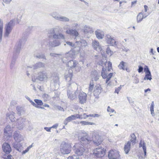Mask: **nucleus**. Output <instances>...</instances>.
I'll list each match as a JSON object with an SVG mask.
<instances>
[{
    "label": "nucleus",
    "mask_w": 159,
    "mask_h": 159,
    "mask_svg": "<svg viewBox=\"0 0 159 159\" xmlns=\"http://www.w3.org/2000/svg\"><path fill=\"white\" fill-rule=\"evenodd\" d=\"M43 98L44 101H47L49 100V97L48 95L46 93H44L42 96Z\"/></svg>",
    "instance_id": "46"
},
{
    "label": "nucleus",
    "mask_w": 159,
    "mask_h": 159,
    "mask_svg": "<svg viewBox=\"0 0 159 159\" xmlns=\"http://www.w3.org/2000/svg\"><path fill=\"white\" fill-rule=\"evenodd\" d=\"M104 48L100 47V51L102 56V59L100 61V65L102 67L101 75L104 79H107L106 83H107L113 75V73H109L112 68V63L110 61H108L107 64V55L105 53L103 50Z\"/></svg>",
    "instance_id": "1"
},
{
    "label": "nucleus",
    "mask_w": 159,
    "mask_h": 159,
    "mask_svg": "<svg viewBox=\"0 0 159 159\" xmlns=\"http://www.w3.org/2000/svg\"><path fill=\"white\" fill-rule=\"evenodd\" d=\"M71 147L70 144L66 143H62L60 146V151L63 154H68L70 153Z\"/></svg>",
    "instance_id": "4"
},
{
    "label": "nucleus",
    "mask_w": 159,
    "mask_h": 159,
    "mask_svg": "<svg viewBox=\"0 0 159 159\" xmlns=\"http://www.w3.org/2000/svg\"><path fill=\"white\" fill-rule=\"evenodd\" d=\"M80 93L78 89L74 92H72L71 90H69L67 91V95L68 98L71 100H73L77 98V96Z\"/></svg>",
    "instance_id": "8"
},
{
    "label": "nucleus",
    "mask_w": 159,
    "mask_h": 159,
    "mask_svg": "<svg viewBox=\"0 0 159 159\" xmlns=\"http://www.w3.org/2000/svg\"><path fill=\"white\" fill-rule=\"evenodd\" d=\"M48 77L45 71H40L38 73V79L40 81H44L47 80Z\"/></svg>",
    "instance_id": "10"
},
{
    "label": "nucleus",
    "mask_w": 159,
    "mask_h": 159,
    "mask_svg": "<svg viewBox=\"0 0 159 159\" xmlns=\"http://www.w3.org/2000/svg\"><path fill=\"white\" fill-rule=\"evenodd\" d=\"M11 0H3V1L4 2L7 4H9Z\"/></svg>",
    "instance_id": "64"
},
{
    "label": "nucleus",
    "mask_w": 159,
    "mask_h": 159,
    "mask_svg": "<svg viewBox=\"0 0 159 159\" xmlns=\"http://www.w3.org/2000/svg\"><path fill=\"white\" fill-rule=\"evenodd\" d=\"M7 116L8 117L11 121H14L16 120L15 113L13 111L10 112L7 114Z\"/></svg>",
    "instance_id": "25"
},
{
    "label": "nucleus",
    "mask_w": 159,
    "mask_h": 159,
    "mask_svg": "<svg viewBox=\"0 0 159 159\" xmlns=\"http://www.w3.org/2000/svg\"><path fill=\"white\" fill-rule=\"evenodd\" d=\"M127 64L126 63L123 61H121L118 66V67L120 69H122L123 70H127V68H125Z\"/></svg>",
    "instance_id": "33"
},
{
    "label": "nucleus",
    "mask_w": 159,
    "mask_h": 159,
    "mask_svg": "<svg viewBox=\"0 0 159 159\" xmlns=\"http://www.w3.org/2000/svg\"><path fill=\"white\" fill-rule=\"evenodd\" d=\"M88 117H98L99 115L98 114H90L88 115Z\"/></svg>",
    "instance_id": "56"
},
{
    "label": "nucleus",
    "mask_w": 159,
    "mask_h": 159,
    "mask_svg": "<svg viewBox=\"0 0 159 159\" xmlns=\"http://www.w3.org/2000/svg\"><path fill=\"white\" fill-rule=\"evenodd\" d=\"M92 46L93 48L97 51L99 50V44L98 41L94 40L92 42Z\"/></svg>",
    "instance_id": "28"
},
{
    "label": "nucleus",
    "mask_w": 159,
    "mask_h": 159,
    "mask_svg": "<svg viewBox=\"0 0 159 159\" xmlns=\"http://www.w3.org/2000/svg\"><path fill=\"white\" fill-rule=\"evenodd\" d=\"M99 31L98 30L95 31V34L97 37L98 39H99Z\"/></svg>",
    "instance_id": "59"
},
{
    "label": "nucleus",
    "mask_w": 159,
    "mask_h": 159,
    "mask_svg": "<svg viewBox=\"0 0 159 159\" xmlns=\"http://www.w3.org/2000/svg\"><path fill=\"white\" fill-rule=\"evenodd\" d=\"M88 117V115H86L85 113H84L83 115H80L78 114V118L82 119H85Z\"/></svg>",
    "instance_id": "41"
},
{
    "label": "nucleus",
    "mask_w": 159,
    "mask_h": 159,
    "mask_svg": "<svg viewBox=\"0 0 159 159\" xmlns=\"http://www.w3.org/2000/svg\"><path fill=\"white\" fill-rule=\"evenodd\" d=\"M99 155V148L98 147L94 149L93 150V155L94 156L98 157Z\"/></svg>",
    "instance_id": "37"
},
{
    "label": "nucleus",
    "mask_w": 159,
    "mask_h": 159,
    "mask_svg": "<svg viewBox=\"0 0 159 159\" xmlns=\"http://www.w3.org/2000/svg\"><path fill=\"white\" fill-rule=\"evenodd\" d=\"M44 129L47 131L50 132L51 131V127H45L44 128Z\"/></svg>",
    "instance_id": "63"
},
{
    "label": "nucleus",
    "mask_w": 159,
    "mask_h": 159,
    "mask_svg": "<svg viewBox=\"0 0 159 159\" xmlns=\"http://www.w3.org/2000/svg\"><path fill=\"white\" fill-rule=\"evenodd\" d=\"M94 87L93 84L92 82H90L89 89L88 93L91 94Z\"/></svg>",
    "instance_id": "42"
},
{
    "label": "nucleus",
    "mask_w": 159,
    "mask_h": 159,
    "mask_svg": "<svg viewBox=\"0 0 159 159\" xmlns=\"http://www.w3.org/2000/svg\"><path fill=\"white\" fill-rule=\"evenodd\" d=\"M60 15L56 11L51 13V16L57 20H58Z\"/></svg>",
    "instance_id": "38"
},
{
    "label": "nucleus",
    "mask_w": 159,
    "mask_h": 159,
    "mask_svg": "<svg viewBox=\"0 0 159 159\" xmlns=\"http://www.w3.org/2000/svg\"><path fill=\"white\" fill-rule=\"evenodd\" d=\"M34 101L36 103V104L39 106L42 105L43 104L42 101L40 100L35 99Z\"/></svg>",
    "instance_id": "43"
},
{
    "label": "nucleus",
    "mask_w": 159,
    "mask_h": 159,
    "mask_svg": "<svg viewBox=\"0 0 159 159\" xmlns=\"http://www.w3.org/2000/svg\"><path fill=\"white\" fill-rule=\"evenodd\" d=\"M78 26V24L77 23H74L72 24V27L73 28L76 29L77 28Z\"/></svg>",
    "instance_id": "62"
},
{
    "label": "nucleus",
    "mask_w": 159,
    "mask_h": 159,
    "mask_svg": "<svg viewBox=\"0 0 159 159\" xmlns=\"http://www.w3.org/2000/svg\"><path fill=\"white\" fill-rule=\"evenodd\" d=\"M72 71L71 70H69L66 71L65 74V78L66 80L70 81L72 76Z\"/></svg>",
    "instance_id": "18"
},
{
    "label": "nucleus",
    "mask_w": 159,
    "mask_h": 159,
    "mask_svg": "<svg viewBox=\"0 0 159 159\" xmlns=\"http://www.w3.org/2000/svg\"><path fill=\"white\" fill-rule=\"evenodd\" d=\"M2 149L3 151L6 153H9L11 151L10 145L7 143H4L3 144Z\"/></svg>",
    "instance_id": "17"
},
{
    "label": "nucleus",
    "mask_w": 159,
    "mask_h": 159,
    "mask_svg": "<svg viewBox=\"0 0 159 159\" xmlns=\"http://www.w3.org/2000/svg\"><path fill=\"white\" fill-rule=\"evenodd\" d=\"M106 53L109 56H111L113 53V52L111 51L109 47H107L106 50Z\"/></svg>",
    "instance_id": "45"
},
{
    "label": "nucleus",
    "mask_w": 159,
    "mask_h": 159,
    "mask_svg": "<svg viewBox=\"0 0 159 159\" xmlns=\"http://www.w3.org/2000/svg\"><path fill=\"white\" fill-rule=\"evenodd\" d=\"M121 89V85L120 86L118 87L115 90V93H117V94H118L119 92L120 91V89Z\"/></svg>",
    "instance_id": "57"
},
{
    "label": "nucleus",
    "mask_w": 159,
    "mask_h": 159,
    "mask_svg": "<svg viewBox=\"0 0 159 159\" xmlns=\"http://www.w3.org/2000/svg\"><path fill=\"white\" fill-rule=\"evenodd\" d=\"M80 123L82 124V125H93L94 124V123L90 122H88L84 121H80Z\"/></svg>",
    "instance_id": "39"
},
{
    "label": "nucleus",
    "mask_w": 159,
    "mask_h": 159,
    "mask_svg": "<svg viewBox=\"0 0 159 159\" xmlns=\"http://www.w3.org/2000/svg\"><path fill=\"white\" fill-rule=\"evenodd\" d=\"M13 146L15 148L20 152H21L23 150V147L20 143H13Z\"/></svg>",
    "instance_id": "27"
},
{
    "label": "nucleus",
    "mask_w": 159,
    "mask_h": 159,
    "mask_svg": "<svg viewBox=\"0 0 159 159\" xmlns=\"http://www.w3.org/2000/svg\"><path fill=\"white\" fill-rule=\"evenodd\" d=\"M107 111L109 112H115V113H116L114 110L113 109L111 108L109 106H108L107 107Z\"/></svg>",
    "instance_id": "55"
},
{
    "label": "nucleus",
    "mask_w": 159,
    "mask_h": 159,
    "mask_svg": "<svg viewBox=\"0 0 159 159\" xmlns=\"http://www.w3.org/2000/svg\"><path fill=\"white\" fill-rule=\"evenodd\" d=\"M131 143L130 142V141H128L125 144L124 149L126 154H128L130 151L131 148Z\"/></svg>",
    "instance_id": "21"
},
{
    "label": "nucleus",
    "mask_w": 159,
    "mask_h": 159,
    "mask_svg": "<svg viewBox=\"0 0 159 159\" xmlns=\"http://www.w3.org/2000/svg\"><path fill=\"white\" fill-rule=\"evenodd\" d=\"M84 32L85 33H91L93 32V29L89 26L85 25L83 29Z\"/></svg>",
    "instance_id": "30"
},
{
    "label": "nucleus",
    "mask_w": 159,
    "mask_h": 159,
    "mask_svg": "<svg viewBox=\"0 0 159 159\" xmlns=\"http://www.w3.org/2000/svg\"><path fill=\"white\" fill-rule=\"evenodd\" d=\"M5 159H14L12 156L11 155H8L4 157Z\"/></svg>",
    "instance_id": "61"
},
{
    "label": "nucleus",
    "mask_w": 159,
    "mask_h": 159,
    "mask_svg": "<svg viewBox=\"0 0 159 159\" xmlns=\"http://www.w3.org/2000/svg\"><path fill=\"white\" fill-rule=\"evenodd\" d=\"M75 43L76 47L74 49H72L65 55L66 58L70 57L73 58L75 55L80 53V57L84 58L85 56L84 48L88 46V43L84 39H80L79 41H76Z\"/></svg>",
    "instance_id": "2"
},
{
    "label": "nucleus",
    "mask_w": 159,
    "mask_h": 159,
    "mask_svg": "<svg viewBox=\"0 0 159 159\" xmlns=\"http://www.w3.org/2000/svg\"><path fill=\"white\" fill-rule=\"evenodd\" d=\"M13 138L17 142L19 143L23 139V137L20 134L19 131H15L13 134Z\"/></svg>",
    "instance_id": "11"
},
{
    "label": "nucleus",
    "mask_w": 159,
    "mask_h": 159,
    "mask_svg": "<svg viewBox=\"0 0 159 159\" xmlns=\"http://www.w3.org/2000/svg\"><path fill=\"white\" fill-rule=\"evenodd\" d=\"M66 43L68 45L71 47L74 48L73 49H74L75 47H77V46H76L75 43V44H74L72 42L69 41L66 42Z\"/></svg>",
    "instance_id": "47"
},
{
    "label": "nucleus",
    "mask_w": 159,
    "mask_h": 159,
    "mask_svg": "<svg viewBox=\"0 0 159 159\" xmlns=\"http://www.w3.org/2000/svg\"><path fill=\"white\" fill-rule=\"evenodd\" d=\"M35 57H36L39 58H43L45 59H46V57L43 54H39L35 55Z\"/></svg>",
    "instance_id": "48"
},
{
    "label": "nucleus",
    "mask_w": 159,
    "mask_h": 159,
    "mask_svg": "<svg viewBox=\"0 0 159 159\" xmlns=\"http://www.w3.org/2000/svg\"><path fill=\"white\" fill-rule=\"evenodd\" d=\"M83 146H81L79 148H78L76 149V150L75 151V152L76 154L78 156H81L83 155V152H84L85 150L84 149V148L82 147Z\"/></svg>",
    "instance_id": "22"
},
{
    "label": "nucleus",
    "mask_w": 159,
    "mask_h": 159,
    "mask_svg": "<svg viewBox=\"0 0 159 159\" xmlns=\"http://www.w3.org/2000/svg\"><path fill=\"white\" fill-rule=\"evenodd\" d=\"M13 127L9 125L5 126L4 129V134L5 136L9 138L11 137L12 134Z\"/></svg>",
    "instance_id": "6"
},
{
    "label": "nucleus",
    "mask_w": 159,
    "mask_h": 159,
    "mask_svg": "<svg viewBox=\"0 0 159 159\" xmlns=\"http://www.w3.org/2000/svg\"><path fill=\"white\" fill-rule=\"evenodd\" d=\"M25 118L22 117H20L18 119L17 122L18 124L17 128L19 129L20 130L23 129L24 127V123L25 122Z\"/></svg>",
    "instance_id": "15"
},
{
    "label": "nucleus",
    "mask_w": 159,
    "mask_h": 159,
    "mask_svg": "<svg viewBox=\"0 0 159 159\" xmlns=\"http://www.w3.org/2000/svg\"><path fill=\"white\" fill-rule=\"evenodd\" d=\"M58 20L62 22H68L70 20L66 16H63L60 15Z\"/></svg>",
    "instance_id": "34"
},
{
    "label": "nucleus",
    "mask_w": 159,
    "mask_h": 159,
    "mask_svg": "<svg viewBox=\"0 0 159 159\" xmlns=\"http://www.w3.org/2000/svg\"><path fill=\"white\" fill-rule=\"evenodd\" d=\"M143 70V67L140 66H139V69H138V71L139 73L141 72Z\"/></svg>",
    "instance_id": "60"
},
{
    "label": "nucleus",
    "mask_w": 159,
    "mask_h": 159,
    "mask_svg": "<svg viewBox=\"0 0 159 159\" xmlns=\"http://www.w3.org/2000/svg\"><path fill=\"white\" fill-rule=\"evenodd\" d=\"M106 147L103 145H101L100 146V157H102L104 156L106 152Z\"/></svg>",
    "instance_id": "23"
},
{
    "label": "nucleus",
    "mask_w": 159,
    "mask_h": 159,
    "mask_svg": "<svg viewBox=\"0 0 159 159\" xmlns=\"http://www.w3.org/2000/svg\"><path fill=\"white\" fill-rule=\"evenodd\" d=\"M148 16V14L147 15H143L142 12L139 13L138 15H137V22L138 23L140 22L143 18H145Z\"/></svg>",
    "instance_id": "20"
},
{
    "label": "nucleus",
    "mask_w": 159,
    "mask_h": 159,
    "mask_svg": "<svg viewBox=\"0 0 159 159\" xmlns=\"http://www.w3.org/2000/svg\"><path fill=\"white\" fill-rule=\"evenodd\" d=\"M26 39V38L24 39H20L18 43L15 46L14 48V51L13 53V56L15 55L16 56L18 57V55L20 52L21 50V43L23 42H25Z\"/></svg>",
    "instance_id": "5"
},
{
    "label": "nucleus",
    "mask_w": 159,
    "mask_h": 159,
    "mask_svg": "<svg viewBox=\"0 0 159 159\" xmlns=\"http://www.w3.org/2000/svg\"><path fill=\"white\" fill-rule=\"evenodd\" d=\"M152 79V75L151 73L146 74L144 78V80H151Z\"/></svg>",
    "instance_id": "40"
},
{
    "label": "nucleus",
    "mask_w": 159,
    "mask_h": 159,
    "mask_svg": "<svg viewBox=\"0 0 159 159\" xmlns=\"http://www.w3.org/2000/svg\"><path fill=\"white\" fill-rule=\"evenodd\" d=\"M54 85L55 89H58L59 87V78L58 76H55L53 78Z\"/></svg>",
    "instance_id": "24"
},
{
    "label": "nucleus",
    "mask_w": 159,
    "mask_h": 159,
    "mask_svg": "<svg viewBox=\"0 0 159 159\" xmlns=\"http://www.w3.org/2000/svg\"><path fill=\"white\" fill-rule=\"evenodd\" d=\"M80 102L81 104H84L86 101L87 94L84 92H80L79 95Z\"/></svg>",
    "instance_id": "14"
},
{
    "label": "nucleus",
    "mask_w": 159,
    "mask_h": 159,
    "mask_svg": "<svg viewBox=\"0 0 159 159\" xmlns=\"http://www.w3.org/2000/svg\"><path fill=\"white\" fill-rule=\"evenodd\" d=\"M154 102H152V104L150 107V111L152 115L154 116Z\"/></svg>",
    "instance_id": "44"
},
{
    "label": "nucleus",
    "mask_w": 159,
    "mask_h": 159,
    "mask_svg": "<svg viewBox=\"0 0 159 159\" xmlns=\"http://www.w3.org/2000/svg\"><path fill=\"white\" fill-rule=\"evenodd\" d=\"M66 33L71 35L75 36L76 37H77L79 35L78 32L75 29H69L66 31Z\"/></svg>",
    "instance_id": "19"
},
{
    "label": "nucleus",
    "mask_w": 159,
    "mask_h": 159,
    "mask_svg": "<svg viewBox=\"0 0 159 159\" xmlns=\"http://www.w3.org/2000/svg\"><path fill=\"white\" fill-rule=\"evenodd\" d=\"M57 39H65L64 36L61 34H57Z\"/></svg>",
    "instance_id": "51"
},
{
    "label": "nucleus",
    "mask_w": 159,
    "mask_h": 159,
    "mask_svg": "<svg viewBox=\"0 0 159 159\" xmlns=\"http://www.w3.org/2000/svg\"><path fill=\"white\" fill-rule=\"evenodd\" d=\"M16 110L18 114L19 115H21V113L23 111L22 108L20 107H18L16 108Z\"/></svg>",
    "instance_id": "49"
},
{
    "label": "nucleus",
    "mask_w": 159,
    "mask_h": 159,
    "mask_svg": "<svg viewBox=\"0 0 159 159\" xmlns=\"http://www.w3.org/2000/svg\"><path fill=\"white\" fill-rule=\"evenodd\" d=\"M60 44V42L58 40H54L52 42L49 43V46L52 47H55L58 46Z\"/></svg>",
    "instance_id": "32"
},
{
    "label": "nucleus",
    "mask_w": 159,
    "mask_h": 159,
    "mask_svg": "<svg viewBox=\"0 0 159 159\" xmlns=\"http://www.w3.org/2000/svg\"><path fill=\"white\" fill-rule=\"evenodd\" d=\"M99 136L98 135L96 136L95 134H94L92 137L93 142L95 144V145L97 146L99 145Z\"/></svg>",
    "instance_id": "26"
},
{
    "label": "nucleus",
    "mask_w": 159,
    "mask_h": 159,
    "mask_svg": "<svg viewBox=\"0 0 159 159\" xmlns=\"http://www.w3.org/2000/svg\"><path fill=\"white\" fill-rule=\"evenodd\" d=\"M136 137L134 134L133 133L130 135V139L129 141H130L131 143V146H134L136 143Z\"/></svg>",
    "instance_id": "29"
},
{
    "label": "nucleus",
    "mask_w": 159,
    "mask_h": 159,
    "mask_svg": "<svg viewBox=\"0 0 159 159\" xmlns=\"http://www.w3.org/2000/svg\"><path fill=\"white\" fill-rule=\"evenodd\" d=\"M108 157L110 159H119L120 158V155L119 152L112 150L109 152Z\"/></svg>",
    "instance_id": "7"
},
{
    "label": "nucleus",
    "mask_w": 159,
    "mask_h": 159,
    "mask_svg": "<svg viewBox=\"0 0 159 159\" xmlns=\"http://www.w3.org/2000/svg\"><path fill=\"white\" fill-rule=\"evenodd\" d=\"M50 56L52 57H57L58 56L60 55L59 54H56L54 53H51L50 54Z\"/></svg>",
    "instance_id": "58"
},
{
    "label": "nucleus",
    "mask_w": 159,
    "mask_h": 159,
    "mask_svg": "<svg viewBox=\"0 0 159 159\" xmlns=\"http://www.w3.org/2000/svg\"><path fill=\"white\" fill-rule=\"evenodd\" d=\"M68 159H79L78 156L75 155H73L71 157H69L68 158Z\"/></svg>",
    "instance_id": "54"
},
{
    "label": "nucleus",
    "mask_w": 159,
    "mask_h": 159,
    "mask_svg": "<svg viewBox=\"0 0 159 159\" xmlns=\"http://www.w3.org/2000/svg\"><path fill=\"white\" fill-rule=\"evenodd\" d=\"M17 58V57L15 55L14 56H12L10 66V68L11 69H13L14 68Z\"/></svg>",
    "instance_id": "31"
},
{
    "label": "nucleus",
    "mask_w": 159,
    "mask_h": 159,
    "mask_svg": "<svg viewBox=\"0 0 159 159\" xmlns=\"http://www.w3.org/2000/svg\"><path fill=\"white\" fill-rule=\"evenodd\" d=\"M99 88L98 86H96L94 88V89L93 91V94L94 96L97 98L99 97Z\"/></svg>",
    "instance_id": "35"
},
{
    "label": "nucleus",
    "mask_w": 159,
    "mask_h": 159,
    "mask_svg": "<svg viewBox=\"0 0 159 159\" xmlns=\"http://www.w3.org/2000/svg\"><path fill=\"white\" fill-rule=\"evenodd\" d=\"M78 118V114L72 115L66 118V120H68V121H70L72 120H75Z\"/></svg>",
    "instance_id": "36"
},
{
    "label": "nucleus",
    "mask_w": 159,
    "mask_h": 159,
    "mask_svg": "<svg viewBox=\"0 0 159 159\" xmlns=\"http://www.w3.org/2000/svg\"><path fill=\"white\" fill-rule=\"evenodd\" d=\"M45 66V64L44 63L41 62H39L32 65L27 66V70H29V68L35 70L39 68L44 67Z\"/></svg>",
    "instance_id": "12"
},
{
    "label": "nucleus",
    "mask_w": 159,
    "mask_h": 159,
    "mask_svg": "<svg viewBox=\"0 0 159 159\" xmlns=\"http://www.w3.org/2000/svg\"><path fill=\"white\" fill-rule=\"evenodd\" d=\"M56 29L53 28L51 29L49 31V33L52 34V35L55 33V30Z\"/></svg>",
    "instance_id": "53"
},
{
    "label": "nucleus",
    "mask_w": 159,
    "mask_h": 159,
    "mask_svg": "<svg viewBox=\"0 0 159 159\" xmlns=\"http://www.w3.org/2000/svg\"><path fill=\"white\" fill-rule=\"evenodd\" d=\"M144 72H145V74L151 73V72L149 70L148 66H146L144 68Z\"/></svg>",
    "instance_id": "50"
},
{
    "label": "nucleus",
    "mask_w": 159,
    "mask_h": 159,
    "mask_svg": "<svg viewBox=\"0 0 159 159\" xmlns=\"http://www.w3.org/2000/svg\"><path fill=\"white\" fill-rule=\"evenodd\" d=\"M106 37L107 43L108 44L113 46L117 45L118 43L110 35H107Z\"/></svg>",
    "instance_id": "16"
},
{
    "label": "nucleus",
    "mask_w": 159,
    "mask_h": 159,
    "mask_svg": "<svg viewBox=\"0 0 159 159\" xmlns=\"http://www.w3.org/2000/svg\"><path fill=\"white\" fill-rule=\"evenodd\" d=\"M139 147H142L143 149L144 152V157H143L141 156H139V159H143L145 158L146 156V144L144 142V141L141 140L139 144Z\"/></svg>",
    "instance_id": "13"
},
{
    "label": "nucleus",
    "mask_w": 159,
    "mask_h": 159,
    "mask_svg": "<svg viewBox=\"0 0 159 159\" xmlns=\"http://www.w3.org/2000/svg\"><path fill=\"white\" fill-rule=\"evenodd\" d=\"M67 65V66L70 68L71 69L75 68V69H76V68H77V71H79L80 70L78 62L76 61H70L68 62Z\"/></svg>",
    "instance_id": "9"
},
{
    "label": "nucleus",
    "mask_w": 159,
    "mask_h": 159,
    "mask_svg": "<svg viewBox=\"0 0 159 159\" xmlns=\"http://www.w3.org/2000/svg\"><path fill=\"white\" fill-rule=\"evenodd\" d=\"M16 20V19H12L5 25L4 37H7L11 32L13 27L15 25Z\"/></svg>",
    "instance_id": "3"
},
{
    "label": "nucleus",
    "mask_w": 159,
    "mask_h": 159,
    "mask_svg": "<svg viewBox=\"0 0 159 159\" xmlns=\"http://www.w3.org/2000/svg\"><path fill=\"white\" fill-rule=\"evenodd\" d=\"M25 98L27 99L33 106L35 105V103L30 99V98L27 96L25 97Z\"/></svg>",
    "instance_id": "52"
}]
</instances>
